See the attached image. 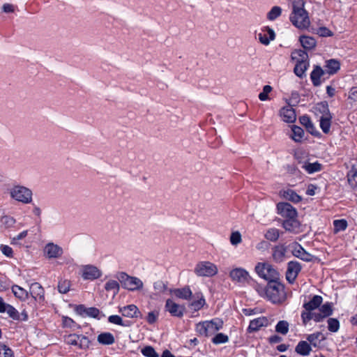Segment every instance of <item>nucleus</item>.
<instances>
[{
	"mask_svg": "<svg viewBox=\"0 0 357 357\" xmlns=\"http://www.w3.org/2000/svg\"><path fill=\"white\" fill-rule=\"evenodd\" d=\"M292 13L290 20L292 24L298 29H307L310 21L307 11L304 8L305 2L303 0H291Z\"/></svg>",
	"mask_w": 357,
	"mask_h": 357,
	"instance_id": "nucleus-1",
	"label": "nucleus"
},
{
	"mask_svg": "<svg viewBox=\"0 0 357 357\" xmlns=\"http://www.w3.org/2000/svg\"><path fill=\"white\" fill-rule=\"evenodd\" d=\"M265 294L267 298L273 303H280L286 299L284 287L279 281L268 282L265 289Z\"/></svg>",
	"mask_w": 357,
	"mask_h": 357,
	"instance_id": "nucleus-2",
	"label": "nucleus"
},
{
	"mask_svg": "<svg viewBox=\"0 0 357 357\" xmlns=\"http://www.w3.org/2000/svg\"><path fill=\"white\" fill-rule=\"evenodd\" d=\"M10 197L23 204H31L33 201V192L29 188L23 185H14L9 190Z\"/></svg>",
	"mask_w": 357,
	"mask_h": 357,
	"instance_id": "nucleus-3",
	"label": "nucleus"
},
{
	"mask_svg": "<svg viewBox=\"0 0 357 357\" xmlns=\"http://www.w3.org/2000/svg\"><path fill=\"white\" fill-rule=\"evenodd\" d=\"M193 297L194 301L189 304V307L193 311H198L205 305V299L202 293L197 292L192 296L191 289L185 286L180 289V298L190 300Z\"/></svg>",
	"mask_w": 357,
	"mask_h": 357,
	"instance_id": "nucleus-4",
	"label": "nucleus"
},
{
	"mask_svg": "<svg viewBox=\"0 0 357 357\" xmlns=\"http://www.w3.org/2000/svg\"><path fill=\"white\" fill-rule=\"evenodd\" d=\"M257 273L268 282H278L280 280L279 272L269 263H258L255 266Z\"/></svg>",
	"mask_w": 357,
	"mask_h": 357,
	"instance_id": "nucleus-5",
	"label": "nucleus"
},
{
	"mask_svg": "<svg viewBox=\"0 0 357 357\" xmlns=\"http://www.w3.org/2000/svg\"><path fill=\"white\" fill-rule=\"evenodd\" d=\"M116 278L122 287L128 291H135L143 288V282L137 277L130 276L126 273L121 272L117 275Z\"/></svg>",
	"mask_w": 357,
	"mask_h": 357,
	"instance_id": "nucleus-6",
	"label": "nucleus"
},
{
	"mask_svg": "<svg viewBox=\"0 0 357 357\" xmlns=\"http://www.w3.org/2000/svg\"><path fill=\"white\" fill-rule=\"evenodd\" d=\"M223 321L220 319L206 321L197 324V331L202 335L209 336L222 328Z\"/></svg>",
	"mask_w": 357,
	"mask_h": 357,
	"instance_id": "nucleus-7",
	"label": "nucleus"
},
{
	"mask_svg": "<svg viewBox=\"0 0 357 357\" xmlns=\"http://www.w3.org/2000/svg\"><path fill=\"white\" fill-rule=\"evenodd\" d=\"M195 273L199 276L212 277L217 274V266L210 261H202L197 264Z\"/></svg>",
	"mask_w": 357,
	"mask_h": 357,
	"instance_id": "nucleus-8",
	"label": "nucleus"
},
{
	"mask_svg": "<svg viewBox=\"0 0 357 357\" xmlns=\"http://www.w3.org/2000/svg\"><path fill=\"white\" fill-rule=\"evenodd\" d=\"M65 341L67 344L77 347L81 349L89 348L90 340L83 335L70 334L66 337Z\"/></svg>",
	"mask_w": 357,
	"mask_h": 357,
	"instance_id": "nucleus-9",
	"label": "nucleus"
},
{
	"mask_svg": "<svg viewBox=\"0 0 357 357\" xmlns=\"http://www.w3.org/2000/svg\"><path fill=\"white\" fill-rule=\"evenodd\" d=\"M45 256L48 259H56L61 257L63 250L61 247L53 243H48L43 250Z\"/></svg>",
	"mask_w": 357,
	"mask_h": 357,
	"instance_id": "nucleus-10",
	"label": "nucleus"
},
{
	"mask_svg": "<svg viewBox=\"0 0 357 357\" xmlns=\"http://www.w3.org/2000/svg\"><path fill=\"white\" fill-rule=\"evenodd\" d=\"M277 208L278 213L286 219L297 217L296 210L289 203L280 202L278 204Z\"/></svg>",
	"mask_w": 357,
	"mask_h": 357,
	"instance_id": "nucleus-11",
	"label": "nucleus"
},
{
	"mask_svg": "<svg viewBox=\"0 0 357 357\" xmlns=\"http://www.w3.org/2000/svg\"><path fill=\"white\" fill-rule=\"evenodd\" d=\"M102 275V272L93 265H86L82 268V277L84 280H93L99 278Z\"/></svg>",
	"mask_w": 357,
	"mask_h": 357,
	"instance_id": "nucleus-12",
	"label": "nucleus"
},
{
	"mask_svg": "<svg viewBox=\"0 0 357 357\" xmlns=\"http://www.w3.org/2000/svg\"><path fill=\"white\" fill-rule=\"evenodd\" d=\"M229 277L236 282L245 283L250 280L248 273L243 268H236L229 273Z\"/></svg>",
	"mask_w": 357,
	"mask_h": 357,
	"instance_id": "nucleus-13",
	"label": "nucleus"
},
{
	"mask_svg": "<svg viewBox=\"0 0 357 357\" xmlns=\"http://www.w3.org/2000/svg\"><path fill=\"white\" fill-rule=\"evenodd\" d=\"M301 270V266L298 262L290 261L288 263L286 278L289 282L293 283L294 282Z\"/></svg>",
	"mask_w": 357,
	"mask_h": 357,
	"instance_id": "nucleus-14",
	"label": "nucleus"
},
{
	"mask_svg": "<svg viewBox=\"0 0 357 357\" xmlns=\"http://www.w3.org/2000/svg\"><path fill=\"white\" fill-rule=\"evenodd\" d=\"M119 312L121 313L123 317L128 318L142 317V314L138 307L133 304L119 307Z\"/></svg>",
	"mask_w": 357,
	"mask_h": 357,
	"instance_id": "nucleus-15",
	"label": "nucleus"
},
{
	"mask_svg": "<svg viewBox=\"0 0 357 357\" xmlns=\"http://www.w3.org/2000/svg\"><path fill=\"white\" fill-rule=\"evenodd\" d=\"M292 254L296 257L300 258L305 261H311L314 259V257L311 254L306 252L301 245L297 243H296L293 248Z\"/></svg>",
	"mask_w": 357,
	"mask_h": 357,
	"instance_id": "nucleus-16",
	"label": "nucleus"
},
{
	"mask_svg": "<svg viewBox=\"0 0 357 357\" xmlns=\"http://www.w3.org/2000/svg\"><path fill=\"white\" fill-rule=\"evenodd\" d=\"M30 294L36 301H43L44 299V289L38 282L31 284Z\"/></svg>",
	"mask_w": 357,
	"mask_h": 357,
	"instance_id": "nucleus-17",
	"label": "nucleus"
},
{
	"mask_svg": "<svg viewBox=\"0 0 357 357\" xmlns=\"http://www.w3.org/2000/svg\"><path fill=\"white\" fill-rule=\"evenodd\" d=\"M280 116L284 121L293 123L296 119V115L294 109L291 107H285L281 109Z\"/></svg>",
	"mask_w": 357,
	"mask_h": 357,
	"instance_id": "nucleus-18",
	"label": "nucleus"
},
{
	"mask_svg": "<svg viewBox=\"0 0 357 357\" xmlns=\"http://www.w3.org/2000/svg\"><path fill=\"white\" fill-rule=\"evenodd\" d=\"M268 324V320L266 317H262L257 319H255L250 321L248 331L254 332L259 330V328L262 326H266Z\"/></svg>",
	"mask_w": 357,
	"mask_h": 357,
	"instance_id": "nucleus-19",
	"label": "nucleus"
},
{
	"mask_svg": "<svg viewBox=\"0 0 357 357\" xmlns=\"http://www.w3.org/2000/svg\"><path fill=\"white\" fill-rule=\"evenodd\" d=\"M283 227L289 231H296L300 227V222L296 218H287L282 222Z\"/></svg>",
	"mask_w": 357,
	"mask_h": 357,
	"instance_id": "nucleus-20",
	"label": "nucleus"
},
{
	"mask_svg": "<svg viewBox=\"0 0 357 357\" xmlns=\"http://www.w3.org/2000/svg\"><path fill=\"white\" fill-rule=\"evenodd\" d=\"M324 75V71L319 66H316L310 75L313 84L318 86L321 84L320 78Z\"/></svg>",
	"mask_w": 357,
	"mask_h": 357,
	"instance_id": "nucleus-21",
	"label": "nucleus"
},
{
	"mask_svg": "<svg viewBox=\"0 0 357 357\" xmlns=\"http://www.w3.org/2000/svg\"><path fill=\"white\" fill-rule=\"evenodd\" d=\"M309 66L307 61H297L294 67V73L299 77H303Z\"/></svg>",
	"mask_w": 357,
	"mask_h": 357,
	"instance_id": "nucleus-22",
	"label": "nucleus"
},
{
	"mask_svg": "<svg viewBox=\"0 0 357 357\" xmlns=\"http://www.w3.org/2000/svg\"><path fill=\"white\" fill-rule=\"evenodd\" d=\"M299 40L303 47L305 50H312L317 44L315 39L310 36H301Z\"/></svg>",
	"mask_w": 357,
	"mask_h": 357,
	"instance_id": "nucleus-23",
	"label": "nucleus"
},
{
	"mask_svg": "<svg viewBox=\"0 0 357 357\" xmlns=\"http://www.w3.org/2000/svg\"><path fill=\"white\" fill-rule=\"evenodd\" d=\"M322 303V298L320 296H314L310 301L305 303L303 305L306 311H312L317 308Z\"/></svg>",
	"mask_w": 357,
	"mask_h": 357,
	"instance_id": "nucleus-24",
	"label": "nucleus"
},
{
	"mask_svg": "<svg viewBox=\"0 0 357 357\" xmlns=\"http://www.w3.org/2000/svg\"><path fill=\"white\" fill-rule=\"evenodd\" d=\"M332 118L331 114H328L320 117V127L324 133L329 132Z\"/></svg>",
	"mask_w": 357,
	"mask_h": 357,
	"instance_id": "nucleus-25",
	"label": "nucleus"
},
{
	"mask_svg": "<svg viewBox=\"0 0 357 357\" xmlns=\"http://www.w3.org/2000/svg\"><path fill=\"white\" fill-rule=\"evenodd\" d=\"M295 351L302 356H307L311 351L310 344L306 341H301L295 348Z\"/></svg>",
	"mask_w": 357,
	"mask_h": 357,
	"instance_id": "nucleus-26",
	"label": "nucleus"
},
{
	"mask_svg": "<svg viewBox=\"0 0 357 357\" xmlns=\"http://www.w3.org/2000/svg\"><path fill=\"white\" fill-rule=\"evenodd\" d=\"M97 340L100 344L110 345L114 342V337L110 333H102L98 335Z\"/></svg>",
	"mask_w": 357,
	"mask_h": 357,
	"instance_id": "nucleus-27",
	"label": "nucleus"
},
{
	"mask_svg": "<svg viewBox=\"0 0 357 357\" xmlns=\"http://www.w3.org/2000/svg\"><path fill=\"white\" fill-rule=\"evenodd\" d=\"M12 291L15 296L20 299L21 301H25L29 297V293L26 290L18 285H13L12 287Z\"/></svg>",
	"mask_w": 357,
	"mask_h": 357,
	"instance_id": "nucleus-28",
	"label": "nucleus"
},
{
	"mask_svg": "<svg viewBox=\"0 0 357 357\" xmlns=\"http://www.w3.org/2000/svg\"><path fill=\"white\" fill-rule=\"evenodd\" d=\"M302 168L307 173L312 174L320 171L321 169V165L318 162H310L308 160L305 164H303V167Z\"/></svg>",
	"mask_w": 357,
	"mask_h": 357,
	"instance_id": "nucleus-29",
	"label": "nucleus"
},
{
	"mask_svg": "<svg viewBox=\"0 0 357 357\" xmlns=\"http://www.w3.org/2000/svg\"><path fill=\"white\" fill-rule=\"evenodd\" d=\"M326 67L328 68V73L330 75H333L340 70V63L336 59H330L326 61Z\"/></svg>",
	"mask_w": 357,
	"mask_h": 357,
	"instance_id": "nucleus-30",
	"label": "nucleus"
},
{
	"mask_svg": "<svg viewBox=\"0 0 357 357\" xmlns=\"http://www.w3.org/2000/svg\"><path fill=\"white\" fill-rule=\"evenodd\" d=\"M347 181L352 188L357 186V167L353 166L349 170L347 174Z\"/></svg>",
	"mask_w": 357,
	"mask_h": 357,
	"instance_id": "nucleus-31",
	"label": "nucleus"
},
{
	"mask_svg": "<svg viewBox=\"0 0 357 357\" xmlns=\"http://www.w3.org/2000/svg\"><path fill=\"white\" fill-rule=\"evenodd\" d=\"M105 289L107 291H112L113 294L115 296L119 293L120 286L117 281L109 280L105 283Z\"/></svg>",
	"mask_w": 357,
	"mask_h": 357,
	"instance_id": "nucleus-32",
	"label": "nucleus"
},
{
	"mask_svg": "<svg viewBox=\"0 0 357 357\" xmlns=\"http://www.w3.org/2000/svg\"><path fill=\"white\" fill-rule=\"evenodd\" d=\"M292 135L291 137L296 142H301L304 136V130L299 126H293L291 128Z\"/></svg>",
	"mask_w": 357,
	"mask_h": 357,
	"instance_id": "nucleus-33",
	"label": "nucleus"
},
{
	"mask_svg": "<svg viewBox=\"0 0 357 357\" xmlns=\"http://www.w3.org/2000/svg\"><path fill=\"white\" fill-rule=\"evenodd\" d=\"M282 196L284 197V199L294 203H298L301 200V197L297 195L292 190H287L286 191H284L282 192Z\"/></svg>",
	"mask_w": 357,
	"mask_h": 357,
	"instance_id": "nucleus-34",
	"label": "nucleus"
},
{
	"mask_svg": "<svg viewBox=\"0 0 357 357\" xmlns=\"http://www.w3.org/2000/svg\"><path fill=\"white\" fill-rule=\"evenodd\" d=\"M108 321L111 324L119 325L124 327L130 326V321H123L122 318L119 315H111L108 317Z\"/></svg>",
	"mask_w": 357,
	"mask_h": 357,
	"instance_id": "nucleus-35",
	"label": "nucleus"
},
{
	"mask_svg": "<svg viewBox=\"0 0 357 357\" xmlns=\"http://www.w3.org/2000/svg\"><path fill=\"white\" fill-rule=\"evenodd\" d=\"M294 157L298 163L301 165V167H303V164H305L308 160L307 153L302 150L296 151L295 152Z\"/></svg>",
	"mask_w": 357,
	"mask_h": 357,
	"instance_id": "nucleus-36",
	"label": "nucleus"
},
{
	"mask_svg": "<svg viewBox=\"0 0 357 357\" xmlns=\"http://www.w3.org/2000/svg\"><path fill=\"white\" fill-rule=\"evenodd\" d=\"M166 309L168 312H169L172 315L177 316L178 307V305L172 301V298L167 299L166 302Z\"/></svg>",
	"mask_w": 357,
	"mask_h": 357,
	"instance_id": "nucleus-37",
	"label": "nucleus"
},
{
	"mask_svg": "<svg viewBox=\"0 0 357 357\" xmlns=\"http://www.w3.org/2000/svg\"><path fill=\"white\" fill-rule=\"evenodd\" d=\"M276 332L286 335L289 331V323L286 321H280L275 326Z\"/></svg>",
	"mask_w": 357,
	"mask_h": 357,
	"instance_id": "nucleus-38",
	"label": "nucleus"
},
{
	"mask_svg": "<svg viewBox=\"0 0 357 357\" xmlns=\"http://www.w3.org/2000/svg\"><path fill=\"white\" fill-rule=\"evenodd\" d=\"M70 283L68 280H61L58 283V290L61 294H66L70 290Z\"/></svg>",
	"mask_w": 357,
	"mask_h": 357,
	"instance_id": "nucleus-39",
	"label": "nucleus"
},
{
	"mask_svg": "<svg viewBox=\"0 0 357 357\" xmlns=\"http://www.w3.org/2000/svg\"><path fill=\"white\" fill-rule=\"evenodd\" d=\"M334 233L344 231L347 227V222L345 220H337L333 222Z\"/></svg>",
	"mask_w": 357,
	"mask_h": 357,
	"instance_id": "nucleus-40",
	"label": "nucleus"
},
{
	"mask_svg": "<svg viewBox=\"0 0 357 357\" xmlns=\"http://www.w3.org/2000/svg\"><path fill=\"white\" fill-rule=\"evenodd\" d=\"M4 312H6L8 316L13 319L17 320L20 318L19 313L17 310L10 305L6 304Z\"/></svg>",
	"mask_w": 357,
	"mask_h": 357,
	"instance_id": "nucleus-41",
	"label": "nucleus"
},
{
	"mask_svg": "<svg viewBox=\"0 0 357 357\" xmlns=\"http://www.w3.org/2000/svg\"><path fill=\"white\" fill-rule=\"evenodd\" d=\"M280 236L279 231L277 229H270L265 234V237L271 241H276Z\"/></svg>",
	"mask_w": 357,
	"mask_h": 357,
	"instance_id": "nucleus-42",
	"label": "nucleus"
},
{
	"mask_svg": "<svg viewBox=\"0 0 357 357\" xmlns=\"http://www.w3.org/2000/svg\"><path fill=\"white\" fill-rule=\"evenodd\" d=\"M229 241L231 245H237L242 241L241 234L239 231H236L231 232L229 238Z\"/></svg>",
	"mask_w": 357,
	"mask_h": 357,
	"instance_id": "nucleus-43",
	"label": "nucleus"
},
{
	"mask_svg": "<svg viewBox=\"0 0 357 357\" xmlns=\"http://www.w3.org/2000/svg\"><path fill=\"white\" fill-rule=\"evenodd\" d=\"M320 312L323 314V317H327L333 313V305L332 303H327L323 305L320 308Z\"/></svg>",
	"mask_w": 357,
	"mask_h": 357,
	"instance_id": "nucleus-44",
	"label": "nucleus"
},
{
	"mask_svg": "<svg viewBox=\"0 0 357 357\" xmlns=\"http://www.w3.org/2000/svg\"><path fill=\"white\" fill-rule=\"evenodd\" d=\"M292 59H297V61H307V54L302 50H296L293 52Z\"/></svg>",
	"mask_w": 357,
	"mask_h": 357,
	"instance_id": "nucleus-45",
	"label": "nucleus"
},
{
	"mask_svg": "<svg viewBox=\"0 0 357 357\" xmlns=\"http://www.w3.org/2000/svg\"><path fill=\"white\" fill-rule=\"evenodd\" d=\"M328 328L331 332H337L340 327L338 320L333 318L328 319Z\"/></svg>",
	"mask_w": 357,
	"mask_h": 357,
	"instance_id": "nucleus-46",
	"label": "nucleus"
},
{
	"mask_svg": "<svg viewBox=\"0 0 357 357\" xmlns=\"http://www.w3.org/2000/svg\"><path fill=\"white\" fill-rule=\"evenodd\" d=\"M142 353L144 356L146 357H159V355L156 353L155 349L151 346L145 347L142 350Z\"/></svg>",
	"mask_w": 357,
	"mask_h": 357,
	"instance_id": "nucleus-47",
	"label": "nucleus"
},
{
	"mask_svg": "<svg viewBox=\"0 0 357 357\" xmlns=\"http://www.w3.org/2000/svg\"><path fill=\"white\" fill-rule=\"evenodd\" d=\"M281 12L282 10L280 7L274 6L268 13V18L270 20H273L281 15Z\"/></svg>",
	"mask_w": 357,
	"mask_h": 357,
	"instance_id": "nucleus-48",
	"label": "nucleus"
},
{
	"mask_svg": "<svg viewBox=\"0 0 357 357\" xmlns=\"http://www.w3.org/2000/svg\"><path fill=\"white\" fill-rule=\"evenodd\" d=\"M229 337L227 335L223 334V333H218L213 339L212 342L215 344H221V343H225L228 342Z\"/></svg>",
	"mask_w": 357,
	"mask_h": 357,
	"instance_id": "nucleus-49",
	"label": "nucleus"
},
{
	"mask_svg": "<svg viewBox=\"0 0 357 357\" xmlns=\"http://www.w3.org/2000/svg\"><path fill=\"white\" fill-rule=\"evenodd\" d=\"M0 357H14L10 349L4 344H0Z\"/></svg>",
	"mask_w": 357,
	"mask_h": 357,
	"instance_id": "nucleus-50",
	"label": "nucleus"
},
{
	"mask_svg": "<svg viewBox=\"0 0 357 357\" xmlns=\"http://www.w3.org/2000/svg\"><path fill=\"white\" fill-rule=\"evenodd\" d=\"M1 222L6 227H10L15 223V220L11 216L4 215L1 217Z\"/></svg>",
	"mask_w": 357,
	"mask_h": 357,
	"instance_id": "nucleus-51",
	"label": "nucleus"
},
{
	"mask_svg": "<svg viewBox=\"0 0 357 357\" xmlns=\"http://www.w3.org/2000/svg\"><path fill=\"white\" fill-rule=\"evenodd\" d=\"M317 109L322 114L321 116L331 114L328 109V105L326 102H321L317 104Z\"/></svg>",
	"mask_w": 357,
	"mask_h": 357,
	"instance_id": "nucleus-52",
	"label": "nucleus"
},
{
	"mask_svg": "<svg viewBox=\"0 0 357 357\" xmlns=\"http://www.w3.org/2000/svg\"><path fill=\"white\" fill-rule=\"evenodd\" d=\"M272 91V87L269 85H266L263 88V91L259 93V98L262 100H266L268 99V94Z\"/></svg>",
	"mask_w": 357,
	"mask_h": 357,
	"instance_id": "nucleus-53",
	"label": "nucleus"
},
{
	"mask_svg": "<svg viewBox=\"0 0 357 357\" xmlns=\"http://www.w3.org/2000/svg\"><path fill=\"white\" fill-rule=\"evenodd\" d=\"M321 335V333L318 332L316 333H313L311 335H309L307 337V340L310 342V344L317 347L318 344V339Z\"/></svg>",
	"mask_w": 357,
	"mask_h": 357,
	"instance_id": "nucleus-54",
	"label": "nucleus"
},
{
	"mask_svg": "<svg viewBox=\"0 0 357 357\" xmlns=\"http://www.w3.org/2000/svg\"><path fill=\"white\" fill-rule=\"evenodd\" d=\"M314 317V312L312 311H305L302 313L301 317L303 319V322L304 324H306L307 321H309L311 319H313Z\"/></svg>",
	"mask_w": 357,
	"mask_h": 357,
	"instance_id": "nucleus-55",
	"label": "nucleus"
},
{
	"mask_svg": "<svg viewBox=\"0 0 357 357\" xmlns=\"http://www.w3.org/2000/svg\"><path fill=\"white\" fill-rule=\"evenodd\" d=\"M317 33L322 37L332 36L333 35V32L325 26L320 27Z\"/></svg>",
	"mask_w": 357,
	"mask_h": 357,
	"instance_id": "nucleus-56",
	"label": "nucleus"
},
{
	"mask_svg": "<svg viewBox=\"0 0 357 357\" xmlns=\"http://www.w3.org/2000/svg\"><path fill=\"white\" fill-rule=\"evenodd\" d=\"M300 122L305 126L307 130H310V128H313V124L311 122L310 118L307 116H303L300 118Z\"/></svg>",
	"mask_w": 357,
	"mask_h": 357,
	"instance_id": "nucleus-57",
	"label": "nucleus"
},
{
	"mask_svg": "<svg viewBox=\"0 0 357 357\" xmlns=\"http://www.w3.org/2000/svg\"><path fill=\"white\" fill-rule=\"evenodd\" d=\"M158 317V312L155 311H152L149 312L146 319L149 324H153L157 321Z\"/></svg>",
	"mask_w": 357,
	"mask_h": 357,
	"instance_id": "nucleus-58",
	"label": "nucleus"
},
{
	"mask_svg": "<svg viewBox=\"0 0 357 357\" xmlns=\"http://www.w3.org/2000/svg\"><path fill=\"white\" fill-rule=\"evenodd\" d=\"M154 289L157 293H161L165 290L166 286L162 281H157L153 284Z\"/></svg>",
	"mask_w": 357,
	"mask_h": 357,
	"instance_id": "nucleus-59",
	"label": "nucleus"
},
{
	"mask_svg": "<svg viewBox=\"0 0 357 357\" xmlns=\"http://www.w3.org/2000/svg\"><path fill=\"white\" fill-rule=\"evenodd\" d=\"M0 248H1L2 253L3 255H5L6 256L9 257L13 256V250L8 245H1Z\"/></svg>",
	"mask_w": 357,
	"mask_h": 357,
	"instance_id": "nucleus-60",
	"label": "nucleus"
},
{
	"mask_svg": "<svg viewBox=\"0 0 357 357\" xmlns=\"http://www.w3.org/2000/svg\"><path fill=\"white\" fill-rule=\"evenodd\" d=\"M287 171L289 174H291V175H300V172L299 170L298 169V168L294 165H288L287 167Z\"/></svg>",
	"mask_w": 357,
	"mask_h": 357,
	"instance_id": "nucleus-61",
	"label": "nucleus"
},
{
	"mask_svg": "<svg viewBox=\"0 0 357 357\" xmlns=\"http://www.w3.org/2000/svg\"><path fill=\"white\" fill-rule=\"evenodd\" d=\"M99 310L96 307H90L87 309L86 314L91 317H97L99 315Z\"/></svg>",
	"mask_w": 357,
	"mask_h": 357,
	"instance_id": "nucleus-62",
	"label": "nucleus"
},
{
	"mask_svg": "<svg viewBox=\"0 0 357 357\" xmlns=\"http://www.w3.org/2000/svg\"><path fill=\"white\" fill-rule=\"evenodd\" d=\"M2 10L4 13H13L15 10V7L10 3H4L2 6Z\"/></svg>",
	"mask_w": 357,
	"mask_h": 357,
	"instance_id": "nucleus-63",
	"label": "nucleus"
},
{
	"mask_svg": "<svg viewBox=\"0 0 357 357\" xmlns=\"http://www.w3.org/2000/svg\"><path fill=\"white\" fill-rule=\"evenodd\" d=\"M349 98L354 101H357V88L353 87L350 90Z\"/></svg>",
	"mask_w": 357,
	"mask_h": 357,
	"instance_id": "nucleus-64",
	"label": "nucleus"
}]
</instances>
